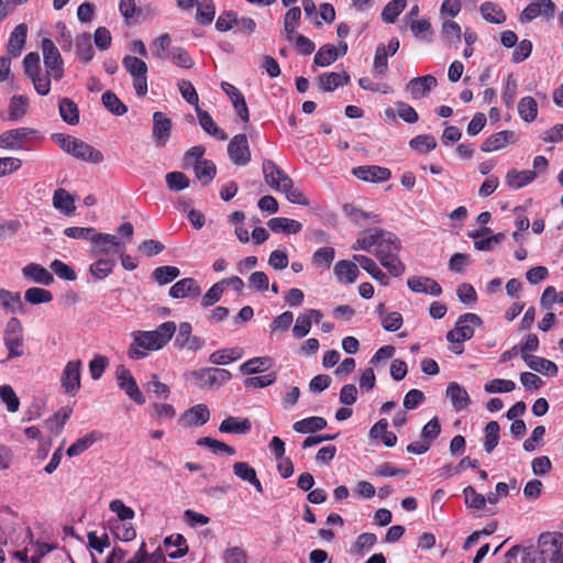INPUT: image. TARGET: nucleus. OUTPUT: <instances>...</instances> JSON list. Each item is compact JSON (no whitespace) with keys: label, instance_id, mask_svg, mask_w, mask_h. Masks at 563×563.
Instances as JSON below:
<instances>
[{"label":"nucleus","instance_id":"nucleus-1","mask_svg":"<svg viewBox=\"0 0 563 563\" xmlns=\"http://www.w3.org/2000/svg\"><path fill=\"white\" fill-rule=\"evenodd\" d=\"M176 332L174 321L163 322L153 331H134L133 340L128 350V356L137 361L145 358L151 351L163 349Z\"/></svg>","mask_w":563,"mask_h":563},{"label":"nucleus","instance_id":"nucleus-51","mask_svg":"<svg viewBox=\"0 0 563 563\" xmlns=\"http://www.w3.org/2000/svg\"><path fill=\"white\" fill-rule=\"evenodd\" d=\"M180 275V269L176 266L165 265L156 267L152 277L158 285H167Z\"/></svg>","mask_w":563,"mask_h":563},{"label":"nucleus","instance_id":"nucleus-23","mask_svg":"<svg viewBox=\"0 0 563 563\" xmlns=\"http://www.w3.org/2000/svg\"><path fill=\"white\" fill-rule=\"evenodd\" d=\"M27 35V26L24 23L18 24L11 32L8 44L7 53L16 58L21 55Z\"/></svg>","mask_w":563,"mask_h":563},{"label":"nucleus","instance_id":"nucleus-45","mask_svg":"<svg viewBox=\"0 0 563 563\" xmlns=\"http://www.w3.org/2000/svg\"><path fill=\"white\" fill-rule=\"evenodd\" d=\"M115 267V260L110 257H100L93 262L90 267V274L97 279H104Z\"/></svg>","mask_w":563,"mask_h":563},{"label":"nucleus","instance_id":"nucleus-28","mask_svg":"<svg viewBox=\"0 0 563 563\" xmlns=\"http://www.w3.org/2000/svg\"><path fill=\"white\" fill-rule=\"evenodd\" d=\"M333 271L338 280L345 284L355 283L360 274L357 265L349 260L336 262Z\"/></svg>","mask_w":563,"mask_h":563},{"label":"nucleus","instance_id":"nucleus-39","mask_svg":"<svg viewBox=\"0 0 563 563\" xmlns=\"http://www.w3.org/2000/svg\"><path fill=\"white\" fill-rule=\"evenodd\" d=\"M327 427V420L322 417H309L294 423L292 428L298 433H314Z\"/></svg>","mask_w":563,"mask_h":563},{"label":"nucleus","instance_id":"nucleus-27","mask_svg":"<svg viewBox=\"0 0 563 563\" xmlns=\"http://www.w3.org/2000/svg\"><path fill=\"white\" fill-rule=\"evenodd\" d=\"M537 177L536 170H517L515 168L509 169L506 174V185L511 189H520L531 184Z\"/></svg>","mask_w":563,"mask_h":563},{"label":"nucleus","instance_id":"nucleus-14","mask_svg":"<svg viewBox=\"0 0 563 563\" xmlns=\"http://www.w3.org/2000/svg\"><path fill=\"white\" fill-rule=\"evenodd\" d=\"M555 11V4L552 0H532L521 12L520 20L530 22L539 15L547 19L552 18Z\"/></svg>","mask_w":563,"mask_h":563},{"label":"nucleus","instance_id":"nucleus-48","mask_svg":"<svg viewBox=\"0 0 563 563\" xmlns=\"http://www.w3.org/2000/svg\"><path fill=\"white\" fill-rule=\"evenodd\" d=\"M519 117L525 122H532L538 115V103L533 97L527 96L520 99L518 103Z\"/></svg>","mask_w":563,"mask_h":563},{"label":"nucleus","instance_id":"nucleus-50","mask_svg":"<svg viewBox=\"0 0 563 563\" xmlns=\"http://www.w3.org/2000/svg\"><path fill=\"white\" fill-rule=\"evenodd\" d=\"M101 100L104 108L114 115H123L128 112V107L111 90L103 92Z\"/></svg>","mask_w":563,"mask_h":563},{"label":"nucleus","instance_id":"nucleus-13","mask_svg":"<svg viewBox=\"0 0 563 563\" xmlns=\"http://www.w3.org/2000/svg\"><path fill=\"white\" fill-rule=\"evenodd\" d=\"M172 133V121L163 112L153 113V131L152 135L157 147H164Z\"/></svg>","mask_w":563,"mask_h":563},{"label":"nucleus","instance_id":"nucleus-63","mask_svg":"<svg viewBox=\"0 0 563 563\" xmlns=\"http://www.w3.org/2000/svg\"><path fill=\"white\" fill-rule=\"evenodd\" d=\"M0 302L8 311L16 312L22 310V301L19 292L0 289Z\"/></svg>","mask_w":563,"mask_h":563},{"label":"nucleus","instance_id":"nucleus-8","mask_svg":"<svg viewBox=\"0 0 563 563\" xmlns=\"http://www.w3.org/2000/svg\"><path fill=\"white\" fill-rule=\"evenodd\" d=\"M201 388L219 387L232 378L230 371L218 367L201 368L191 373Z\"/></svg>","mask_w":563,"mask_h":563},{"label":"nucleus","instance_id":"nucleus-37","mask_svg":"<svg viewBox=\"0 0 563 563\" xmlns=\"http://www.w3.org/2000/svg\"><path fill=\"white\" fill-rule=\"evenodd\" d=\"M383 229H368L361 232L360 236L352 245L353 250L369 251L373 246L377 247Z\"/></svg>","mask_w":563,"mask_h":563},{"label":"nucleus","instance_id":"nucleus-3","mask_svg":"<svg viewBox=\"0 0 563 563\" xmlns=\"http://www.w3.org/2000/svg\"><path fill=\"white\" fill-rule=\"evenodd\" d=\"M539 551L544 561L563 563V536L560 532H543L538 540Z\"/></svg>","mask_w":563,"mask_h":563},{"label":"nucleus","instance_id":"nucleus-31","mask_svg":"<svg viewBox=\"0 0 563 563\" xmlns=\"http://www.w3.org/2000/svg\"><path fill=\"white\" fill-rule=\"evenodd\" d=\"M125 563H167L161 549L148 553L145 542H142L137 551Z\"/></svg>","mask_w":563,"mask_h":563},{"label":"nucleus","instance_id":"nucleus-12","mask_svg":"<svg viewBox=\"0 0 563 563\" xmlns=\"http://www.w3.org/2000/svg\"><path fill=\"white\" fill-rule=\"evenodd\" d=\"M352 174L363 181L384 183L390 179L391 172L387 167L378 165L357 166L352 169Z\"/></svg>","mask_w":563,"mask_h":563},{"label":"nucleus","instance_id":"nucleus-26","mask_svg":"<svg viewBox=\"0 0 563 563\" xmlns=\"http://www.w3.org/2000/svg\"><path fill=\"white\" fill-rule=\"evenodd\" d=\"M252 423L249 418L228 417L219 426L221 433L246 434L251 431Z\"/></svg>","mask_w":563,"mask_h":563},{"label":"nucleus","instance_id":"nucleus-4","mask_svg":"<svg viewBox=\"0 0 563 563\" xmlns=\"http://www.w3.org/2000/svg\"><path fill=\"white\" fill-rule=\"evenodd\" d=\"M35 139H41L38 131L32 128H15L0 134V147L5 150L27 148L26 144Z\"/></svg>","mask_w":563,"mask_h":563},{"label":"nucleus","instance_id":"nucleus-34","mask_svg":"<svg viewBox=\"0 0 563 563\" xmlns=\"http://www.w3.org/2000/svg\"><path fill=\"white\" fill-rule=\"evenodd\" d=\"M379 263L389 272L390 275L399 277L405 272V265L398 256V252L383 254V252H375Z\"/></svg>","mask_w":563,"mask_h":563},{"label":"nucleus","instance_id":"nucleus-55","mask_svg":"<svg viewBox=\"0 0 563 563\" xmlns=\"http://www.w3.org/2000/svg\"><path fill=\"white\" fill-rule=\"evenodd\" d=\"M164 544L165 547L175 545L177 548L175 551L168 553V556L172 559L183 558L188 552L186 539L180 533H175L165 538Z\"/></svg>","mask_w":563,"mask_h":563},{"label":"nucleus","instance_id":"nucleus-54","mask_svg":"<svg viewBox=\"0 0 563 563\" xmlns=\"http://www.w3.org/2000/svg\"><path fill=\"white\" fill-rule=\"evenodd\" d=\"M166 58H169L175 65L185 69H190L195 65L188 51L180 46L170 48Z\"/></svg>","mask_w":563,"mask_h":563},{"label":"nucleus","instance_id":"nucleus-10","mask_svg":"<svg viewBox=\"0 0 563 563\" xmlns=\"http://www.w3.org/2000/svg\"><path fill=\"white\" fill-rule=\"evenodd\" d=\"M81 361H69L62 373L60 384L66 394L75 395L80 389Z\"/></svg>","mask_w":563,"mask_h":563},{"label":"nucleus","instance_id":"nucleus-17","mask_svg":"<svg viewBox=\"0 0 563 563\" xmlns=\"http://www.w3.org/2000/svg\"><path fill=\"white\" fill-rule=\"evenodd\" d=\"M69 154L77 159L92 164H100L103 161V154L99 150L77 137L74 140Z\"/></svg>","mask_w":563,"mask_h":563},{"label":"nucleus","instance_id":"nucleus-29","mask_svg":"<svg viewBox=\"0 0 563 563\" xmlns=\"http://www.w3.org/2000/svg\"><path fill=\"white\" fill-rule=\"evenodd\" d=\"M267 225L275 233L296 234L302 230L299 221L283 217L269 219Z\"/></svg>","mask_w":563,"mask_h":563},{"label":"nucleus","instance_id":"nucleus-43","mask_svg":"<svg viewBox=\"0 0 563 563\" xmlns=\"http://www.w3.org/2000/svg\"><path fill=\"white\" fill-rule=\"evenodd\" d=\"M76 54L85 64L93 58L95 52L90 34L82 33L76 37Z\"/></svg>","mask_w":563,"mask_h":563},{"label":"nucleus","instance_id":"nucleus-5","mask_svg":"<svg viewBox=\"0 0 563 563\" xmlns=\"http://www.w3.org/2000/svg\"><path fill=\"white\" fill-rule=\"evenodd\" d=\"M23 328L20 320L15 317L9 319L3 333V342L8 350V358L20 357L23 355Z\"/></svg>","mask_w":563,"mask_h":563},{"label":"nucleus","instance_id":"nucleus-9","mask_svg":"<svg viewBox=\"0 0 563 563\" xmlns=\"http://www.w3.org/2000/svg\"><path fill=\"white\" fill-rule=\"evenodd\" d=\"M228 155L236 166H245L251 162V150L245 134L240 133L231 139L228 144Z\"/></svg>","mask_w":563,"mask_h":563},{"label":"nucleus","instance_id":"nucleus-19","mask_svg":"<svg viewBox=\"0 0 563 563\" xmlns=\"http://www.w3.org/2000/svg\"><path fill=\"white\" fill-rule=\"evenodd\" d=\"M437 84V78L433 75L420 76L411 79L407 84V90L410 92L412 99H420L435 88Z\"/></svg>","mask_w":563,"mask_h":563},{"label":"nucleus","instance_id":"nucleus-58","mask_svg":"<svg viewBox=\"0 0 563 563\" xmlns=\"http://www.w3.org/2000/svg\"><path fill=\"white\" fill-rule=\"evenodd\" d=\"M409 145L419 153H429L437 147V140L431 134H421L411 139Z\"/></svg>","mask_w":563,"mask_h":563},{"label":"nucleus","instance_id":"nucleus-24","mask_svg":"<svg viewBox=\"0 0 563 563\" xmlns=\"http://www.w3.org/2000/svg\"><path fill=\"white\" fill-rule=\"evenodd\" d=\"M22 274L26 279L44 286H49L54 282L53 274L37 263L25 265L22 268Z\"/></svg>","mask_w":563,"mask_h":563},{"label":"nucleus","instance_id":"nucleus-2","mask_svg":"<svg viewBox=\"0 0 563 563\" xmlns=\"http://www.w3.org/2000/svg\"><path fill=\"white\" fill-rule=\"evenodd\" d=\"M481 317L473 312L461 314L455 321L454 328L446 333V340L452 344L450 351L456 355L464 352L463 343L474 336V327H482Z\"/></svg>","mask_w":563,"mask_h":563},{"label":"nucleus","instance_id":"nucleus-21","mask_svg":"<svg viewBox=\"0 0 563 563\" xmlns=\"http://www.w3.org/2000/svg\"><path fill=\"white\" fill-rule=\"evenodd\" d=\"M516 135L514 131L503 130L488 136L481 145L483 152L489 153L506 147L507 144L515 143Z\"/></svg>","mask_w":563,"mask_h":563},{"label":"nucleus","instance_id":"nucleus-64","mask_svg":"<svg viewBox=\"0 0 563 563\" xmlns=\"http://www.w3.org/2000/svg\"><path fill=\"white\" fill-rule=\"evenodd\" d=\"M224 563H247V552L241 547H230L223 552Z\"/></svg>","mask_w":563,"mask_h":563},{"label":"nucleus","instance_id":"nucleus-47","mask_svg":"<svg viewBox=\"0 0 563 563\" xmlns=\"http://www.w3.org/2000/svg\"><path fill=\"white\" fill-rule=\"evenodd\" d=\"M272 366V358L268 356L253 357L247 360L240 366V371L244 375L258 374Z\"/></svg>","mask_w":563,"mask_h":563},{"label":"nucleus","instance_id":"nucleus-46","mask_svg":"<svg viewBox=\"0 0 563 563\" xmlns=\"http://www.w3.org/2000/svg\"><path fill=\"white\" fill-rule=\"evenodd\" d=\"M196 7V21L203 25L211 24L216 15V4L213 0H200Z\"/></svg>","mask_w":563,"mask_h":563},{"label":"nucleus","instance_id":"nucleus-22","mask_svg":"<svg viewBox=\"0 0 563 563\" xmlns=\"http://www.w3.org/2000/svg\"><path fill=\"white\" fill-rule=\"evenodd\" d=\"M350 82V75L343 73H324L318 77V85L321 91L330 92Z\"/></svg>","mask_w":563,"mask_h":563},{"label":"nucleus","instance_id":"nucleus-56","mask_svg":"<svg viewBox=\"0 0 563 563\" xmlns=\"http://www.w3.org/2000/svg\"><path fill=\"white\" fill-rule=\"evenodd\" d=\"M407 5L406 0H391L382 11V19L386 23H394L398 15L405 10Z\"/></svg>","mask_w":563,"mask_h":563},{"label":"nucleus","instance_id":"nucleus-44","mask_svg":"<svg viewBox=\"0 0 563 563\" xmlns=\"http://www.w3.org/2000/svg\"><path fill=\"white\" fill-rule=\"evenodd\" d=\"M301 20V10L299 7H291L284 15V30L286 38L292 41L294 34L298 29Z\"/></svg>","mask_w":563,"mask_h":563},{"label":"nucleus","instance_id":"nucleus-53","mask_svg":"<svg viewBox=\"0 0 563 563\" xmlns=\"http://www.w3.org/2000/svg\"><path fill=\"white\" fill-rule=\"evenodd\" d=\"M197 445L208 448L214 454L225 453L228 455L235 454V449L233 446L228 445L227 443L219 441L217 439L205 437L200 438L197 441Z\"/></svg>","mask_w":563,"mask_h":563},{"label":"nucleus","instance_id":"nucleus-33","mask_svg":"<svg viewBox=\"0 0 563 563\" xmlns=\"http://www.w3.org/2000/svg\"><path fill=\"white\" fill-rule=\"evenodd\" d=\"M196 178L203 185H209L217 175V166L212 161L203 159L194 162Z\"/></svg>","mask_w":563,"mask_h":563},{"label":"nucleus","instance_id":"nucleus-11","mask_svg":"<svg viewBox=\"0 0 563 563\" xmlns=\"http://www.w3.org/2000/svg\"><path fill=\"white\" fill-rule=\"evenodd\" d=\"M265 183L274 190H280L282 186H289L290 177L273 161L266 159L262 165Z\"/></svg>","mask_w":563,"mask_h":563},{"label":"nucleus","instance_id":"nucleus-36","mask_svg":"<svg viewBox=\"0 0 563 563\" xmlns=\"http://www.w3.org/2000/svg\"><path fill=\"white\" fill-rule=\"evenodd\" d=\"M53 206L66 216L74 213L76 209L74 197L64 188L55 190L53 196Z\"/></svg>","mask_w":563,"mask_h":563},{"label":"nucleus","instance_id":"nucleus-41","mask_svg":"<svg viewBox=\"0 0 563 563\" xmlns=\"http://www.w3.org/2000/svg\"><path fill=\"white\" fill-rule=\"evenodd\" d=\"M479 11L482 16L489 23L501 24L506 21L507 16L504 10L492 1H486L481 4Z\"/></svg>","mask_w":563,"mask_h":563},{"label":"nucleus","instance_id":"nucleus-15","mask_svg":"<svg viewBox=\"0 0 563 563\" xmlns=\"http://www.w3.org/2000/svg\"><path fill=\"white\" fill-rule=\"evenodd\" d=\"M210 419V410L205 404H198L187 409L179 418L183 427H200L206 424Z\"/></svg>","mask_w":563,"mask_h":563},{"label":"nucleus","instance_id":"nucleus-7","mask_svg":"<svg viewBox=\"0 0 563 563\" xmlns=\"http://www.w3.org/2000/svg\"><path fill=\"white\" fill-rule=\"evenodd\" d=\"M118 386L126 396L137 405H144L146 399L137 386L131 371L125 365H118L115 368Z\"/></svg>","mask_w":563,"mask_h":563},{"label":"nucleus","instance_id":"nucleus-20","mask_svg":"<svg viewBox=\"0 0 563 563\" xmlns=\"http://www.w3.org/2000/svg\"><path fill=\"white\" fill-rule=\"evenodd\" d=\"M201 288L197 280L191 277H186L175 283L169 289V296L176 299L187 297H198Z\"/></svg>","mask_w":563,"mask_h":563},{"label":"nucleus","instance_id":"nucleus-30","mask_svg":"<svg viewBox=\"0 0 563 563\" xmlns=\"http://www.w3.org/2000/svg\"><path fill=\"white\" fill-rule=\"evenodd\" d=\"M196 112L199 120V124L201 125L206 133L220 141H225L228 139V134L217 125L212 117L207 111L201 110L199 107H197Z\"/></svg>","mask_w":563,"mask_h":563},{"label":"nucleus","instance_id":"nucleus-25","mask_svg":"<svg viewBox=\"0 0 563 563\" xmlns=\"http://www.w3.org/2000/svg\"><path fill=\"white\" fill-rule=\"evenodd\" d=\"M446 397L450 398L456 411L464 410L471 402L467 390L456 382H451L446 387Z\"/></svg>","mask_w":563,"mask_h":563},{"label":"nucleus","instance_id":"nucleus-60","mask_svg":"<svg viewBox=\"0 0 563 563\" xmlns=\"http://www.w3.org/2000/svg\"><path fill=\"white\" fill-rule=\"evenodd\" d=\"M122 65L125 70L133 77L147 74V65L141 58L126 55L122 59Z\"/></svg>","mask_w":563,"mask_h":563},{"label":"nucleus","instance_id":"nucleus-38","mask_svg":"<svg viewBox=\"0 0 563 563\" xmlns=\"http://www.w3.org/2000/svg\"><path fill=\"white\" fill-rule=\"evenodd\" d=\"M525 362L531 369L548 376H555L559 372L554 362L540 356H525Z\"/></svg>","mask_w":563,"mask_h":563},{"label":"nucleus","instance_id":"nucleus-40","mask_svg":"<svg viewBox=\"0 0 563 563\" xmlns=\"http://www.w3.org/2000/svg\"><path fill=\"white\" fill-rule=\"evenodd\" d=\"M100 439V434L96 431H91L84 435L82 438L76 440L66 451V454L69 457L78 456L86 450H88L92 444H95Z\"/></svg>","mask_w":563,"mask_h":563},{"label":"nucleus","instance_id":"nucleus-62","mask_svg":"<svg viewBox=\"0 0 563 563\" xmlns=\"http://www.w3.org/2000/svg\"><path fill=\"white\" fill-rule=\"evenodd\" d=\"M27 108V98L24 96H13L9 104V120L16 121L25 115Z\"/></svg>","mask_w":563,"mask_h":563},{"label":"nucleus","instance_id":"nucleus-61","mask_svg":"<svg viewBox=\"0 0 563 563\" xmlns=\"http://www.w3.org/2000/svg\"><path fill=\"white\" fill-rule=\"evenodd\" d=\"M24 299L31 305L47 303L53 300V295L47 289L32 287L25 291Z\"/></svg>","mask_w":563,"mask_h":563},{"label":"nucleus","instance_id":"nucleus-59","mask_svg":"<svg viewBox=\"0 0 563 563\" xmlns=\"http://www.w3.org/2000/svg\"><path fill=\"white\" fill-rule=\"evenodd\" d=\"M499 423L497 421H489L485 427V441L484 449L487 453H490L499 442Z\"/></svg>","mask_w":563,"mask_h":563},{"label":"nucleus","instance_id":"nucleus-49","mask_svg":"<svg viewBox=\"0 0 563 563\" xmlns=\"http://www.w3.org/2000/svg\"><path fill=\"white\" fill-rule=\"evenodd\" d=\"M339 57V51L334 45L325 44L316 53L313 63L317 66L325 67L334 63Z\"/></svg>","mask_w":563,"mask_h":563},{"label":"nucleus","instance_id":"nucleus-6","mask_svg":"<svg viewBox=\"0 0 563 563\" xmlns=\"http://www.w3.org/2000/svg\"><path fill=\"white\" fill-rule=\"evenodd\" d=\"M41 47L46 73L53 79L60 80L64 77V62L58 48L51 38H43Z\"/></svg>","mask_w":563,"mask_h":563},{"label":"nucleus","instance_id":"nucleus-16","mask_svg":"<svg viewBox=\"0 0 563 563\" xmlns=\"http://www.w3.org/2000/svg\"><path fill=\"white\" fill-rule=\"evenodd\" d=\"M120 245L121 240L118 236L108 233H98L96 231L91 241L90 253L95 257L108 255L112 250L119 247Z\"/></svg>","mask_w":563,"mask_h":563},{"label":"nucleus","instance_id":"nucleus-35","mask_svg":"<svg viewBox=\"0 0 563 563\" xmlns=\"http://www.w3.org/2000/svg\"><path fill=\"white\" fill-rule=\"evenodd\" d=\"M59 115L64 122L70 125L79 123V108L77 103L69 98H62L58 102Z\"/></svg>","mask_w":563,"mask_h":563},{"label":"nucleus","instance_id":"nucleus-57","mask_svg":"<svg viewBox=\"0 0 563 563\" xmlns=\"http://www.w3.org/2000/svg\"><path fill=\"white\" fill-rule=\"evenodd\" d=\"M241 353L238 349H222L214 351L209 356V361L216 365H225L241 357Z\"/></svg>","mask_w":563,"mask_h":563},{"label":"nucleus","instance_id":"nucleus-18","mask_svg":"<svg viewBox=\"0 0 563 563\" xmlns=\"http://www.w3.org/2000/svg\"><path fill=\"white\" fill-rule=\"evenodd\" d=\"M409 289L417 294H428L439 297L442 294V287L433 278L426 276H410L407 279Z\"/></svg>","mask_w":563,"mask_h":563},{"label":"nucleus","instance_id":"nucleus-42","mask_svg":"<svg viewBox=\"0 0 563 563\" xmlns=\"http://www.w3.org/2000/svg\"><path fill=\"white\" fill-rule=\"evenodd\" d=\"M73 409L69 407H62L58 411H56L51 418L45 420L46 429L54 434H58L64 424L69 419Z\"/></svg>","mask_w":563,"mask_h":563},{"label":"nucleus","instance_id":"nucleus-32","mask_svg":"<svg viewBox=\"0 0 563 563\" xmlns=\"http://www.w3.org/2000/svg\"><path fill=\"white\" fill-rule=\"evenodd\" d=\"M353 260L357 262L360 266L366 271L374 279L379 282L382 285H388L389 278L371 257L356 254L353 256Z\"/></svg>","mask_w":563,"mask_h":563},{"label":"nucleus","instance_id":"nucleus-52","mask_svg":"<svg viewBox=\"0 0 563 563\" xmlns=\"http://www.w3.org/2000/svg\"><path fill=\"white\" fill-rule=\"evenodd\" d=\"M399 239L394 233L384 230L380 234L375 252H383V254H388L393 252H399Z\"/></svg>","mask_w":563,"mask_h":563}]
</instances>
